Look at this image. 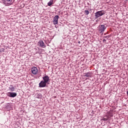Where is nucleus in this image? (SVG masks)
Returning <instances> with one entry per match:
<instances>
[{
  "mask_svg": "<svg viewBox=\"0 0 128 128\" xmlns=\"http://www.w3.org/2000/svg\"><path fill=\"white\" fill-rule=\"evenodd\" d=\"M6 2H10V0H6Z\"/></svg>",
  "mask_w": 128,
  "mask_h": 128,
  "instance_id": "nucleus-16",
  "label": "nucleus"
},
{
  "mask_svg": "<svg viewBox=\"0 0 128 128\" xmlns=\"http://www.w3.org/2000/svg\"><path fill=\"white\" fill-rule=\"evenodd\" d=\"M110 120V117H108V116H106L102 118L101 120H104V122H106V120Z\"/></svg>",
  "mask_w": 128,
  "mask_h": 128,
  "instance_id": "nucleus-10",
  "label": "nucleus"
},
{
  "mask_svg": "<svg viewBox=\"0 0 128 128\" xmlns=\"http://www.w3.org/2000/svg\"><path fill=\"white\" fill-rule=\"evenodd\" d=\"M58 18H60V16L56 15L53 18V24L56 25L58 24Z\"/></svg>",
  "mask_w": 128,
  "mask_h": 128,
  "instance_id": "nucleus-3",
  "label": "nucleus"
},
{
  "mask_svg": "<svg viewBox=\"0 0 128 128\" xmlns=\"http://www.w3.org/2000/svg\"><path fill=\"white\" fill-rule=\"evenodd\" d=\"M84 14L88 15V14H90V12L88 11V10H85L84 11Z\"/></svg>",
  "mask_w": 128,
  "mask_h": 128,
  "instance_id": "nucleus-13",
  "label": "nucleus"
},
{
  "mask_svg": "<svg viewBox=\"0 0 128 128\" xmlns=\"http://www.w3.org/2000/svg\"><path fill=\"white\" fill-rule=\"evenodd\" d=\"M98 28L100 34H104V32L106 30V28H104V24L100 25Z\"/></svg>",
  "mask_w": 128,
  "mask_h": 128,
  "instance_id": "nucleus-2",
  "label": "nucleus"
},
{
  "mask_svg": "<svg viewBox=\"0 0 128 128\" xmlns=\"http://www.w3.org/2000/svg\"><path fill=\"white\" fill-rule=\"evenodd\" d=\"M106 14V12H104V10H102L100 11H98L96 12L95 14V18H98L100 16H102L104 14Z\"/></svg>",
  "mask_w": 128,
  "mask_h": 128,
  "instance_id": "nucleus-1",
  "label": "nucleus"
},
{
  "mask_svg": "<svg viewBox=\"0 0 128 128\" xmlns=\"http://www.w3.org/2000/svg\"><path fill=\"white\" fill-rule=\"evenodd\" d=\"M9 88L11 90V92H14V87L12 86H10Z\"/></svg>",
  "mask_w": 128,
  "mask_h": 128,
  "instance_id": "nucleus-11",
  "label": "nucleus"
},
{
  "mask_svg": "<svg viewBox=\"0 0 128 128\" xmlns=\"http://www.w3.org/2000/svg\"><path fill=\"white\" fill-rule=\"evenodd\" d=\"M84 76H86V78H90L92 76V74H90V72H88L84 74Z\"/></svg>",
  "mask_w": 128,
  "mask_h": 128,
  "instance_id": "nucleus-9",
  "label": "nucleus"
},
{
  "mask_svg": "<svg viewBox=\"0 0 128 128\" xmlns=\"http://www.w3.org/2000/svg\"><path fill=\"white\" fill-rule=\"evenodd\" d=\"M7 96L10 98H15V96H16L17 94L16 92H9L7 93Z\"/></svg>",
  "mask_w": 128,
  "mask_h": 128,
  "instance_id": "nucleus-5",
  "label": "nucleus"
},
{
  "mask_svg": "<svg viewBox=\"0 0 128 128\" xmlns=\"http://www.w3.org/2000/svg\"><path fill=\"white\" fill-rule=\"evenodd\" d=\"M31 72L33 74H36L38 72V70L36 67H32L31 68Z\"/></svg>",
  "mask_w": 128,
  "mask_h": 128,
  "instance_id": "nucleus-4",
  "label": "nucleus"
},
{
  "mask_svg": "<svg viewBox=\"0 0 128 128\" xmlns=\"http://www.w3.org/2000/svg\"><path fill=\"white\" fill-rule=\"evenodd\" d=\"M53 2H54V1L51 0V1L49 2L48 3V5L49 6H52V4Z\"/></svg>",
  "mask_w": 128,
  "mask_h": 128,
  "instance_id": "nucleus-12",
  "label": "nucleus"
},
{
  "mask_svg": "<svg viewBox=\"0 0 128 128\" xmlns=\"http://www.w3.org/2000/svg\"><path fill=\"white\" fill-rule=\"evenodd\" d=\"M46 86V83L44 80L41 81L39 83L40 88H44Z\"/></svg>",
  "mask_w": 128,
  "mask_h": 128,
  "instance_id": "nucleus-7",
  "label": "nucleus"
},
{
  "mask_svg": "<svg viewBox=\"0 0 128 128\" xmlns=\"http://www.w3.org/2000/svg\"><path fill=\"white\" fill-rule=\"evenodd\" d=\"M80 42H78V44H80Z\"/></svg>",
  "mask_w": 128,
  "mask_h": 128,
  "instance_id": "nucleus-17",
  "label": "nucleus"
},
{
  "mask_svg": "<svg viewBox=\"0 0 128 128\" xmlns=\"http://www.w3.org/2000/svg\"><path fill=\"white\" fill-rule=\"evenodd\" d=\"M42 78L44 80V82L46 84H47V82H48L50 81V78L48 76H44Z\"/></svg>",
  "mask_w": 128,
  "mask_h": 128,
  "instance_id": "nucleus-8",
  "label": "nucleus"
},
{
  "mask_svg": "<svg viewBox=\"0 0 128 128\" xmlns=\"http://www.w3.org/2000/svg\"><path fill=\"white\" fill-rule=\"evenodd\" d=\"M108 38H110L109 36H104V38H106V40H108Z\"/></svg>",
  "mask_w": 128,
  "mask_h": 128,
  "instance_id": "nucleus-14",
  "label": "nucleus"
},
{
  "mask_svg": "<svg viewBox=\"0 0 128 128\" xmlns=\"http://www.w3.org/2000/svg\"><path fill=\"white\" fill-rule=\"evenodd\" d=\"M106 42V39H104L103 42Z\"/></svg>",
  "mask_w": 128,
  "mask_h": 128,
  "instance_id": "nucleus-15",
  "label": "nucleus"
},
{
  "mask_svg": "<svg viewBox=\"0 0 128 128\" xmlns=\"http://www.w3.org/2000/svg\"><path fill=\"white\" fill-rule=\"evenodd\" d=\"M38 46H40V48H46V44H44V41L42 40H40L38 42Z\"/></svg>",
  "mask_w": 128,
  "mask_h": 128,
  "instance_id": "nucleus-6",
  "label": "nucleus"
}]
</instances>
